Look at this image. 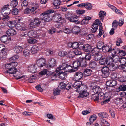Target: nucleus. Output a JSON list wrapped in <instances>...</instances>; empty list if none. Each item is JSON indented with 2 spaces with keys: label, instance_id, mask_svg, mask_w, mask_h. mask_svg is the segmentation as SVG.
I'll list each match as a JSON object with an SVG mask.
<instances>
[{
  "label": "nucleus",
  "instance_id": "aec40b11",
  "mask_svg": "<svg viewBox=\"0 0 126 126\" xmlns=\"http://www.w3.org/2000/svg\"><path fill=\"white\" fill-rule=\"evenodd\" d=\"M14 51L16 53L19 54L22 53L23 49L22 47L16 46H15L14 48Z\"/></svg>",
  "mask_w": 126,
  "mask_h": 126
},
{
  "label": "nucleus",
  "instance_id": "f257e3e1",
  "mask_svg": "<svg viewBox=\"0 0 126 126\" xmlns=\"http://www.w3.org/2000/svg\"><path fill=\"white\" fill-rule=\"evenodd\" d=\"M54 12L53 10H48L41 14L40 15V18L42 20V22H49L51 20L52 18L51 13Z\"/></svg>",
  "mask_w": 126,
  "mask_h": 126
},
{
  "label": "nucleus",
  "instance_id": "a18cd8bd",
  "mask_svg": "<svg viewBox=\"0 0 126 126\" xmlns=\"http://www.w3.org/2000/svg\"><path fill=\"white\" fill-rule=\"evenodd\" d=\"M67 55L69 58H73L74 56V52L72 51H69L68 52H67Z\"/></svg>",
  "mask_w": 126,
  "mask_h": 126
},
{
  "label": "nucleus",
  "instance_id": "2f4dec72",
  "mask_svg": "<svg viewBox=\"0 0 126 126\" xmlns=\"http://www.w3.org/2000/svg\"><path fill=\"white\" fill-rule=\"evenodd\" d=\"M106 12L103 11H101L99 13V16L100 19L101 20L103 21L104 19V17L106 15Z\"/></svg>",
  "mask_w": 126,
  "mask_h": 126
},
{
  "label": "nucleus",
  "instance_id": "4d7b16f0",
  "mask_svg": "<svg viewBox=\"0 0 126 126\" xmlns=\"http://www.w3.org/2000/svg\"><path fill=\"white\" fill-rule=\"evenodd\" d=\"M17 2L16 0L12 1L10 4L11 6L13 7H15L17 5Z\"/></svg>",
  "mask_w": 126,
  "mask_h": 126
},
{
  "label": "nucleus",
  "instance_id": "b1692460",
  "mask_svg": "<svg viewBox=\"0 0 126 126\" xmlns=\"http://www.w3.org/2000/svg\"><path fill=\"white\" fill-rule=\"evenodd\" d=\"M91 95L89 96V98L94 101H97L99 100L98 95L97 94L95 93L91 94Z\"/></svg>",
  "mask_w": 126,
  "mask_h": 126
},
{
  "label": "nucleus",
  "instance_id": "09e8293b",
  "mask_svg": "<svg viewBox=\"0 0 126 126\" xmlns=\"http://www.w3.org/2000/svg\"><path fill=\"white\" fill-rule=\"evenodd\" d=\"M97 118L96 115L94 114H93L90 117L89 120L91 122H93Z\"/></svg>",
  "mask_w": 126,
  "mask_h": 126
},
{
  "label": "nucleus",
  "instance_id": "423d86ee",
  "mask_svg": "<svg viewBox=\"0 0 126 126\" xmlns=\"http://www.w3.org/2000/svg\"><path fill=\"white\" fill-rule=\"evenodd\" d=\"M11 10L6 5L4 6L1 11V13L4 16H7L10 14Z\"/></svg>",
  "mask_w": 126,
  "mask_h": 126
},
{
  "label": "nucleus",
  "instance_id": "5701e85b",
  "mask_svg": "<svg viewBox=\"0 0 126 126\" xmlns=\"http://www.w3.org/2000/svg\"><path fill=\"white\" fill-rule=\"evenodd\" d=\"M92 72V70L90 69H85L83 72V76L85 77L89 76Z\"/></svg>",
  "mask_w": 126,
  "mask_h": 126
},
{
  "label": "nucleus",
  "instance_id": "1a4fd4ad",
  "mask_svg": "<svg viewBox=\"0 0 126 126\" xmlns=\"http://www.w3.org/2000/svg\"><path fill=\"white\" fill-rule=\"evenodd\" d=\"M115 78L117 79L123 84H125L126 85V77L123 76L120 74L117 73L116 74Z\"/></svg>",
  "mask_w": 126,
  "mask_h": 126
},
{
  "label": "nucleus",
  "instance_id": "58836bf2",
  "mask_svg": "<svg viewBox=\"0 0 126 126\" xmlns=\"http://www.w3.org/2000/svg\"><path fill=\"white\" fill-rule=\"evenodd\" d=\"M99 116L101 117L107 118L108 117V114L106 112H100L98 114Z\"/></svg>",
  "mask_w": 126,
  "mask_h": 126
},
{
  "label": "nucleus",
  "instance_id": "774afa93",
  "mask_svg": "<svg viewBox=\"0 0 126 126\" xmlns=\"http://www.w3.org/2000/svg\"><path fill=\"white\" fill-rule=\"evenodd\" d=\"M86 61H90L91 58V54L90 53H87L85 57L84 58Z\"/></svg>",
  "mask_w": 126,
  "mask_h": 126
},
{
  "label": "nucleus",
  "instance_id": "a878e982",
  "mask_svg": "<svg viewBox=\"0 0 126 126\" xmlns=\"http://www.w3.org/2000/svg\"><path fill=\"white\" fill-rule=\"evenodd\" d=\"M17 69L16 68H13L12 67L6 71V73H9L10 74H14L17 72Z\"/></svg>",
  "mask_w": 126,
  "mask_h": 126
},
{
  "label": "nucleus",
  "instance_id": "bb28decb",
  "mask_svg": "<svg viewBox=\"0 0 126 126\" xmlns=\"http://www.w3.org/2000/svg\"><path fill=\"white\" fill-rule=\"evenodd\" d=\"M109 65L108 67H107L108 68V70H110V71H114L116 69V67L115 66L114 64L113 63H110V64L107 65Z\"/></svg>",
  "mask_w": 126,
  "mask_h": 126
},
{
  "label": "nucleus",
  "instance_id": "69168bd1",
  "mask_svg": "<svg viewBox=\"0 0 126 126\" xmlns=\"http://www.w3.org/2000/svg\"><path fill=\"white\" fill-rule=\"evenodd\" d=\"M66 84L63 82H61L59 86V88L62 89H65V88Z\"/></svg>",
  "mask_w": 126,
  "mask_h": 126
},
{
  "label": "nucleus",
  "instance_id": "cd10ccee",
  "mask_svg": "<svg viewBox=\"0 0 126 126\" xmlns=\"http://www.w3.org/2000/svg\"><path fill=\"white\" fill-rule=\"evenodd\" d=\"M16 20L9 21L7 23V24L10 27H15L16 25L17 26V23L16 22Z\"/></svg>",
  "mask_w": 126,
  "mask_h": 126
},
{
  "label": "nucleus",
  "instance_id": "8fccbe9b",
  "mask_svg": "<svg viewBox=\"0 0 126 126\" xmlns=\"http://www.w3.org/2000/svg\"><path fill=\"white\" fill-rule=\"evenodd\" d=\"M53 93L54 95H56L60 94V91L59 89L57 88L53 90Z\"/></svg>",
  "mask_w": 126,
  "mask_h": 126
},
{
  "label": "nucleus",
  "instance_id": "bf43d9fd",
  "mask_svg": "<svg viewBox=\"0 0 126 126\" xmlns=\"http://www.w3.org/2000/svg\"><path fill=\"white\" fill-rule=\"evenodd\" d=\"M123 85H121L119 86V89H121V91H124L126 90V85H125V84Z\"/></svg>",
  "mask_w": 126,
  "mask_h": 126
},
{
  "label": "nucleus",
  "instance_id": "79ce46f5",
  "mask_svg": "<svg viewBox=\"0 0 126 126\" xmlns=\"http://www.w3.org/2000/svg\"><path fill=\"white\" fill-rule=\"evenodd\" d=\"M92 52L93 55H95L100 53V50L97 47L94 48L92 50Z\"/></svg>",
  "mask_w": 126,
  "mask_h": 126
},
{
  "label": "nucleus",
  "instance_id": "680f3d73",
  "mask_svg": "<svg viewBox=\"0 0 126 126\" xmlns=\"http://www.w3.org/2000/svg\"><path fill=\"white\" fill-rule=\"evenodd\" d=\"M39 7V5L38 4H36V6L35 7H32L30 9L31 11L32 12V13L34 14L36 12H34V11Z\"/></svg>",
  "mask_w": 126,
  "mask_h": 126
},
{
  "label": "nucleus",
  "instance_id": "e433bc0d",
  "mask_svg": "<svg viewBox=\"0 0 126 126\" xmlns=\"http://www.w3.org/2000/svg\"><path fill=\"white\" fill-rule=\"evenodd\" d=\"M102 57V55L101 53H99L94 55V59L96 61L100 60Z\"/></svg>",
  "mask_w": 126,
  "mask_h": 126
},
{
  "label": "nucleus",
  "instance_id": "f704fd0d",
  "mask_svg": "<svg viewBox=\"0 0 126 126\" xmlns=\"http://www.w3.org/2000/svg\"><path fill=\"white\" fill-rule=\"evenodd\" d=\"M10 37H9L7 35H4L2 36L0 38L1 41L4 43H5L7 42V41H8L9 39H10Z\"/></svg>",
  "mask_w": 126,
  "mask_h": 126
},
{
  "label": "nucleus",
  "instance_id": "13d9d810",
  "mask_svg": "<svg viewBox=\"0 0 126 126\" xmlns=\"http://www.w3.org/2000/svg\"><path fill=\"white\" fill-rule=\"evenodd\" d=\"M10 61V64L11 67L13 68H15V67L17 65V62H15V61Z\"/></svg>",
  "mask_w": 126,
  "mask_h": 126
},
{
  "label": "nucleus",
  "instance_id": "20e7f679",
  "mask_svg": "<svg viewBox=\"0 0 126 126\" xmlns=\"http://www.w3.org/2000/svg\"><path fill=\"white\" fill-rule=\"evenodd\" d=\"M42 23H44L42 22L41 19L38 18H35L34 19V21H31L29 25V27L31 29H33L36 27L37 26L41 24L42 25Z\"/></svg>",
  "mask_w": 126,
  "mask_h": 126
},
{
  "label": "nucleus",
  "instance_id": "6ab92c4d",
  "mask_svg": "<svg viewBox=\"0 0 126 126\" xmlns=\"http://www.w3.org/2000/svg\"><path fill=\"white\" fill-rule=\"evenodd\" d=\"M61 3V1L60 0H54L53 3L54 9H58L60 8V5Z\"/></svg>",
  "mask_w": 126,
  "mask_h": 126
},
{
  "label": "nucleus",
  "instance_id": "39448f33",
  "mask_svg": "<svg viewBox=\"0 0 126 126\" xmlns=\"http://www.w3.org/2000/svg\"><path fill=\"white\" fill-rule=\"evenodd\" d=\"M112 59V57L108 56L106 58H104L99 61V63L101 65H107L110 64Z\"/></svg>",
  "mask_w": 126,
  "mask_h": 126
},
{
  "label": "nucleus",
  "instance_id": "7ed1b4c3",
  "mask_svg": "<svg viewBox=\"0 0 126 126\" xmlns=\"http://www.w3.org/2000/svg\"><path fill=\"white\" fill-rule=\"evenodd\" d=\"M82 84L81 81H77L74 83L73 85L71 83H69L66 85L65 88L66 90H69L70 89H73L74 91H79V87L80 84Z\"/></svg>",
  "mask_w": 126,
  "mask_h": 126
},
{
  "label": "nucleus",
  "instance_id": "7c9ffc66",
  "mask_svg": "<svg viewBox=\"0 0 126 126\" xmlns=\"http://www.w3.org/2000/svg\"><path fill=\"white\" fill-rule=\"evenodd\" d=\"M39 50L38 47L36 46H33L31 48V51L32 54L36 53Z\"/></svg>",
  "mask_w": 126,
  "mask_h": 126
},
{
  "label": "nucleus",
  "instance_id": "2eb2a0df",
  "mask_svg": "<svg viewBox=\"0 0 126 126\" xmlns=\"http://www.w3.org/2000/svg\"><path fill=\"white\" fill-rule=\"evenodd\" d=\"M83 76V73L81 72L78 71L76 72L74 75L73 79L76 81L80 79Z\"/></svg>",
  "mask_w": 126,
  "mask_h": 126
},
{
  "label": "nucleus",
  "instance_id": "f3484780",
  "mask_svg": "<svg viewBox=\"0 0 126 126\" xmlns=\"http://www.w3.org/2000/svg\"><path fill=\"white\" fill-rule=\"evenodd\" d=\"M66 19L71 22H77L78 20V17L75 15H71L69 17H68L67 15L66 16Z\"/></svg>",
  "mask_w": 126,
  "mask_h": 126
},
{
  "label": "nucleus",
  "instance_id": "603ef678",
  "mask_svg": "<svg viewBox=\"0 0 126 126\" xmlns=\"http://www.w3.org/2000/svg\"><path fill=\"white\" fill-rule=\"evenodd\" d=\"M74 54L76 55H80L82 54L81 50L79 49H76L74 51Z\"/></svg>",
  "mask_w": 126,
  "mask_h": 126
},
{
  "label": "nucleus",
  "instance_id": "473e14b6",
  "mask_svg": "<svg viewBox=\"0 0 126 126\" xmlns=\"http://www.w3.org/2000/svg\"><path fill=\"white\" fill-rule=\"evenodd\" d=\"M100 124L101 126H109L110 125L107 121L103 118L100 119Z\"/></svg>",
  "mask_w": 126,
  "mask_h": 126
},
{
  "label": "nucleus",
  "instance_id": "0e129e2a",
  "mask_svg": "<svg viewBox=\"0 0 126 126\" xmlns=\"http://www.w3.org/2000/svg\"><path fill=\"white\" fill-rule=\"evenodd\" d=\"M79 45V43L77 42L72 43V48H77L78 47Z\"/></svg>",
  "mask_w": 126,
  "mask_h": 126
},
{
  "label": "nucleus",
  "instance_id": "c756f323",
  "mask_svg": "<svg viewBox=\"0 0 126 126\" xmlns=\"http://www.w3.org/2000/svg\"><path fill=\"white\" fill-rule=\"evenodd\" d=\"M85 52H89L90 51L91 47L89 45H86L84 46H82L81 47Z\"/></svg>",
  "mask_w": 126,
  "mask_h": 126
},
{
  "label": "nucleus",
  "instance_id": "f8f14e48",
  "mask_svg": "<svg viewBox=\"0 0 126 126\" xmlns=\"http://www.w3.org/2000/svg\"><path fill=\"white\" fill-rule=\"evenodd\" d=\"M101 71L102 73V77L106 78L109 76V72L107 67L106 66L103 67L101 70Z\"/></svg>",
  "mask_w": 126,
  "mask_h": 126
},
{
  "label": "nucleus",
  "instance_id": "052dcab7",
  "mask_svg": "<svg viewBox=\"0 0 126 126\" xmlns=\"http://www.w3.org/2000/svg\"><path fill=\"white\" fill-rule=\"evenodd\" d=\"M28 36V32H25L24 31L21 32H20V36L22 37H26Z\"/></svg>",
  "mask_w": 126,
  "mask_h": 126
},
{
  "label": "nucleus",
  "instance_id": "ea45409f",
  "mask_svg": "<svg viewBox=\"0 0 126 126\" xmlns=\"http://www.w3.org/2000/svg\"><path fill=\"white\" fill-rule=\"evenodd\" d=\"M104 43L103 42H99L97 43V48L100 50V49H102L104 46Z\"/></svg>",
  "mask_w": 126,
  "mask_h": 126
},
{
  "label": "nucleus",
  "instance_id": "864d4df0",
  "mask_svg": "<svg viewBox=\"0 0 126 126\" xmlns=\"http://www.w3.org/2000/svg\"><path fill=\"white\" fill-rule=\"evenodd\" d=\"M118 21L116 20H114L112 24V28L113 29H116L118 26Z\"/></svg>",
  "mask_w": 126,
  "mask_h": 126
},
{
  "label": "nucleus",
  "instance_id": "3c124183",
  "mask_svg": "<svg viewBox=\"0 0 126 126\" xmlns=\"http://www.w3.org/2000/svg\"><path fill=\"white\" fill-rule=\"evenodd\" d=\"M63 32L67 34H69L72 32V29H70L69 28H65L63 30Z\"/></svg>",
  "mask_w": 126,
  "mask_h": 126
},
{
  "label": "nucleus",
  "instance_id": "4468645a",
  "mask_svg": "<svg viewBox=\"0 0 126 126\" xmlns=\"http://www.w3.org/2000/svg\"><path fill=\"white\" fill-rule=\"evenodd\" d=\"M46 62L44 58H40L38 59L36 61L37 65L39 67H42L46 65Z\"/></svg>",
  "mask_w": 126,
  "mask_h": 126
},
{
  "label": "nucleus",
  "instance_id": "72a5a7b5",
  "mask_svg": "<svg viewBox=\"0 0 126 126\" xmlns=\"http://www.w3.org/2000/svg\"><path fill=\"white\" fill-rule=\"evenodd\" d=\"M72 32L75 34H78L80 31V28L78 26H76L74 27L72 30Z\"/></svg>",
  "mask_w": 126,
  "mask_h": 126
},
{
  "label": "nucleus",
  "instance_id": "338daca9",
  "mask_svg": "<svg viewBox=\"0 0 126 126\" xmlns=\"http://www.w3.org/2000/svg\"><path fill=\"white\" fill-rule=\"evenodd\" d=\"M18 13V10L16 8H14L13 9L12 12V14L14 15H16Z\"/></svg>",
  "mask_w": 126,
  "mask_h": 126
},
{
  "label": "nucleus",
  "instance_id": "c9c22d12",
  "mask_svg": "<svg viewBox=\"0 0 126 126\" xmlns=\"http://www.w3.org/2000/svg\"><path fill=\"white\" fill-rule=\"evenodd\" d=\"M111 48L107 46H104L102 49L103 52H110V50Z\"/></svg>",
  "mask_w": 126,
  "mask_h": 126
},
{
  "label": "nucleus",
  "instance_id": "c85d7f7f",
  "mask_svg": "<svg viewBox=\"0 0 126 126\" xmlns=\"http://www.w3.org/2000/svg\"><path fill=\"white\" fill-rule=\"evenodd\" d=\"M67 66V64L65 63H63L61 65L57 68L56 71H59L63 70H66Z\"/></svg>",
  "mask_w": 126,
  "mask_h": 126
},
{
  "label": "nucleus",
  "instance_id": "4be33fe9",
  "mask_svg": "<svg viewBox=\"0 0 126 126\" xmlns=\"http://www.w3.org/2000/svg\"><path fill=\"white\" fill-rule=\"evenodd\" d=\"M30 38H36L37 36V33L35 31H30L28 32V36Z\"/></svg>",
  "mask_w": 126,
  "mask_h": 126
},
{
  "label": "nucleus",
  "instance_id": "37998d69",
  "mask_svg": "<svg viewBox=\"0 0 126 126\" xmlns=\"http://www.w3.org/2000/svg\"><path fill=\"white\" fill-rule=\"evenodd\" d=\"M80 64L79 61H76L73 63V65L74 68H77L80 66Z\"/></svg>",
  "mask_w": 126,
  "mask_h": 126
},
{
  "label": "nucleus",
  "instance_id": "0eeeda50",
  "mask_svg": "<svg viewBox=\"0 0 126 126\" xmlns=\"http://www.w3.org/2000/svg\"><path fill=\"white\" fill-rule=\"evenodd\" d=\"M57 72L55 74L53 75V77H59L60 79H64L66 78L67 76V74L62 71H57Z\"/></svg>",
  "mask_w": 126,
  "mask_h": 126
},
{
  "label": "nucleus",
  "instance_id": "393cba45",
  "mask_svg": "<svg viewBox=\"0 0 126 126\" xmlns=\"http://www.w3.org/2000/svg\"><path fill=\"white\" fill-rule=\"evenodd\" d=\"M80 64V66L82 67H85L87 65V63L84 58H82L81 60L79 61Z\"/></svg>",
  "mask_w": 126,
  "mask_h": 126
},
{
  "label": "nucleus",
  "instance_id": "de8ad7c7",
  "mask_svg": "<svg viewBox=\"0 0 126 126\" xmlns=\"http://www.w3.org/2000/svg\"><path fill=\"white\" fill-rule=\"evenodd\" d=\"M120 58L118 56H117L116 58L112 57V60H111L110 61L112 62H113L115 63H117L120 61Z\"/></svg>",
  "mask_w": 126,
  "mask_h": 126
},
{
  "label": "nucleus",
  "instance_id": "49530a36",
  "mask_svg": "<svg viewBox=\"0 0 126 126\" xmlns=\"http://www.w3.org/2000/svg\"><path fill=\"white\" fill-rule=\"evenodd\" d=\"M30 51L27 49H25L23 52V54L24 56L27 57L30 55Z\"/></svg>",
  "mask_w": 126,
  "mask_h": 126
},
{
  "label": "nucleus",
  "instance_id": "9d476101",
  "mask_svg": "<svg viewBox=\"0 0 126 126\" xmlns=\"http://www.w3.org/2000/svg\"><path fill=\"white\" fill-rule=\"evenodd\" d=\"M56 61L54 59H50L48 64L46 65V67L47 68H51L53 67L56 65Z\"/></svg>",
  "mask_w": 126,
  "mask_h": 126
},
{
  "label": "nucleus",
  "instance_id": "f03ea898",
  "mask_svg": "<svg viewBox=\"0 0 126 126\" xmlns=\"http://www.w3.org/2000/svg\"><path fill=\"white\" fill-rule=\"evenodd\" d=\"M82 84L80 85L79 87V91H76L79 93V95L78 96V98H81L86 97L89 95V93L87 92V87L85 85H82Z\"/></svg>",
  "mask_w": 126,
  "mask_h": 126
},
{
  "label": "nucleus",
  "instance_id": "9b49d317",
  "mask_svg": "<svg viewBox=\"0 0 126 126\" xmlns=\"http://www.w3.org/2000/svg\"><path fill=\"white\" fill-rule=\"evenodd\" d=\"M17 27L18 29L22 31L27 30L28 29V27L26 26L24 23L21 22L17 23Z\"/></svg>",
  "mask_w": 126,
  "mask_h": 126
},
{
  "label": "nucleus",
  "instance_id": "e2e57ef3",
  "mask_svg": "<svg viewBox=\"0 0 126 126\" xmlns=\"http://www.w3.org/2000/svg\"><path fill=\"white\" fill-rule=\"evenodd\" d=\"M19 57V56L18 55H16L13 56L12 57L10 58L9 59V61L13 62V61H15V60L18 59Z\"/></svg>",
  "mask_w": 126,
  "mask_h": 126
},
{
  "label": "nucleus",
  "instance_id": "a211bd4d",
  "mask_svg": "<svg viewBox=\"0 0 126 126\" xmlns=\"http://www.w3.org/2000/svg\"><path fill=\"white\" fill-rule=\"evenodd\" d=\"M28 68V71L30 72L34 73L36 71L37 68L34 64L30 65Z\"/></svg>",
  "mask_w": 126,
  "mask_h": 126
},
{
  "label": "nucleus",
  "instance_id": "c03bdc74",
  "mask_svg": "<svg viewBox=\"0 0 126 126\" xmlns=\"http://www.w3.org/2000/svg\"><path fill=\"white\" fill-rule=\"evenodd\" d=\"M119 62L121 64L125 65L126 63V58L121 57L120 58Z\"/></svg>",
  "mask_w": 126,
  "mask_h": 126
},
{
  "label": "nucleus",
  "instance_id": "6e6d98bb",
  "mask_svg": "<svg viewBox=\"0 0 126 126\" xmlns=\"http://www.w3.org/2000/svg\"><path fill=\"white\" fill-rule=\"evenodd\" d=\"M28 1L24 0L22 2L21 5L22 7L25 8L28 5Z\"/></svg>",
  "mask_w": 126,
  "mask_h": 126
},
{
  "label": "nucleus",
  "instance_id": "4c0bfd02",
  "mask_svg": "<svg viewBox=\"0 0 126 126\" xmlns=\"http://www.w3.org/2000/svg\"><path fill=\"white\" fill-rule=\"evenodd\" d=\"M97 65V63L95 61L91 62L89 64V67L91 68H94Z\"/></svg>",
  "mask_w": 126,
  "mask_h": 126
},
{
  "label": "nucleus",
  "instance_id": "412c9836",
  "mask_svg": "<svg viewBox=\"0 0 126 126\" xmlns=\"http://www.w3.org/2000/svg\"><path fill=\"white\" fill-rule=\"evenodd\" d=\"M7 34L9 36H13L16 35V32L15 30L13 29H9L6 32Z\"/></svg>",
  "mask_w": 126,
  "mask_h": 126
},
{
  "label": "nucleus",
  "instance_id": "6e6552de",
  "mask_svg": "<svg viewBox=\"0 0 126 126\" xmlns=\"http://www.w3.org/2000/svg\"><path fill=\"white\" fill-rule=\"evenodd\" d=\"M91 87L92 89L91 91V94H97L99 93L101 91V89L100 87L96 85L92 84L91 85Z\"/></svg>",
  "mask_w": 126,
  "mask_h": 126
},
{
  "label": "nucleus",
  "instance_id": "5fc2aeb1",
  "mask_svg": "<svg viewBox=\"0 0 126 126\" xmlns=\"http://www.w3.org/2000/svg\"><path fill=\"white\" fill-rule=\"evenodd\" d=\"M58 54L61 57H64L67 55V52L60 51L59 52Z\"/></svg>",
  "mask_w": 126,
  "mask_h": 126
},
{
  "label": "nucleus",
  "instance_id": "ddd939ff",
  "mask_svg": "<svg viewBox=\"0 0 126 126\" xmlns=\"http://www.w3.org/2000/svg\"><path fill=\"white\" fill-rule=\"evenodd\" d=\"M98 22L100 23V24H101L100 21L99 20L97 19L95 20V22L92 25V29L91 30L94 33L97 30L98 28V23L99 24Z\"/></svg>",
  "mask_w": 126,
  "mask_h": 126
},
{
  "label": "nucleus",
  "instance_id": "a19ab883",
  "mask_svg": "<svg viewBox=\"0 0 126 126\" xmlns=\"http://www.w3.org/2000/svg\"><path fill=\"white\" fill-rule=\"evenodd\" d=\"M92 4L89 2L85 3V7L87 9L89 10H91L92 8Z\"/></svg>",
  "mask_w": 126,
  "mask_h": 126
},
{
  "label": "nucleus",
  "instance_id": "dca6fc26",
  "mask_svg": "<svg viewBox=\"0 0 126 126\" xmlns=\"http://www.w3.org/2000/svg\"><path fill=\"white\" fill-rule=\"evenodd\" d=\"M53 18L54 21L56 22L61 21V23L63 22V23H64L65 22V21L62 19L61 15L60 14H56L54 15Z\"/></svg>",
  "mask_w": 126,
  "mask_h": 126
}]
</instances>
